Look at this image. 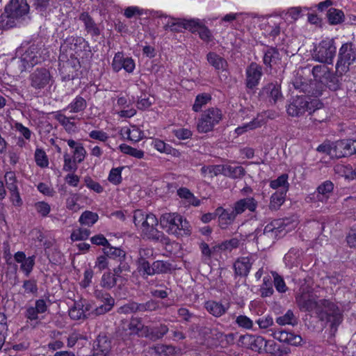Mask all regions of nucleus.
<instances>
[{
	"instance_id": "obj_50",
	"label": "nucleus",
	"mask_w": 356,
	"mask_h": 356,
	"mask_svg": "<svg viewBox=\"0 0 356 356\" xmlns=\"http://www.w3.org/2000/svg\"><path fill=\"white\" fill-rule=\"evenodd\" d=\"M124 58L122 52L115 54L112 62V67L115 72H119L122 69H124Z\"/></svg>"
},
{
	"instance_id": "obj_43",
	"label": "nucleus",
	"mask_w": 356,
	"mask_h": 356,
	"mask_svg": "<svg viewBox=\"0 0 356 356\" xmlns=\"http://www.w3.org/2000/svg\"><path fill=\"white\" fill-rule=\"evenodd\" d=\"M285 193L282 191L274 193L270 197L269 208L272 210H277L284 202Z\"/></svg>"
},
{
	"instance_id": "obj_40",
	"label": "nucleus",
	"mask_w": 356,
	"mask_h": 356,
	"mask_svg": "<svg viewBox=\"0 0 356 356\" xmlns=\"http://www.w3.org/2000/svg\"><path fill=\"white\" fill-rule=\"evenodd\" d=\"M172 269V265L168 261H156L153 262V270L154 275L167 273Z\"/></svg>"
},
{
	"instance_id": "obj_27",
	"label": "nucleus",
	"mask_w": 356,
	"mask_h": 356,
	"mask_svg": "<svg viewBox=\"0 0 356 356\" xmlns=\"http://www.w3.org/2000/svg\"><path fill=\"white\" fill-rule=\"evenodd\" d=\"M169 329L165 324H160L159 326H148V330L145 331L144 337L152 341H156L162 339L168 332Z\"/></svg>"
},
{
	"instance_id": "obj_59",
	"label": "nucleus",
	"mask_w": 356,
	"mask_h": 356,
	"mask_svg": "<svg viewBox=\"0 0 356 356\" xmlns=\"http://www.w3.org/2000/svg\"><path fill=\"white\" fill-rule=\"evenodd\" d=\"M64 165H63V170L68 171H76L77 170V165L76 164V161H74V159H72L70 156L66 152L64 154Z\"/></svg>"
},
{
	"instance_id": "obj_30",
	"label": "nucleus",
	"mask_w": 356,
	"mask_h": 356,
	"mask_svg": "<svg viewBox=\"0 0 356 356\" xmlns=\"http://www.w3.org/2000/svg\"><path fill=\"white\" fill-rule=\"evenodd\" d=\"M118 261L119 264L113 269V272L115 275L122 282L127 280V277L130 273L131 268L129 263L126 261V257L124 259H121Z\"/></svg>"
},
{
	"instance_id": "obj_39",
	"label": "nucleus",
	"mask_w": 356,
	"mask_h": 356,
	"mask_svg": "<svg viewBox=\"0 0 356 356\" xmlns=\"http://www.w3.org/2000/svg\"><path fill=\"white\" fill-rule=\"evenodd\" d=\"M327 19L331 24H337L343 21V13L338 9L330 8L327 11Z\"/></svg>"
},
{
	"instance_id": "obj_20",
	"label": "nucleus",
	"mask_w": 356,
	"mask_h": 356,
	"mask_svg": "<svg viewBox=\"0 0 356 356\" xmlns=\"http://www.w3.org/2000/svg\"><path fill=\"white\" fill-rule=\"evenodd\" d=\"M246 86L250 89L254 88L259 84L263 74L262 67L256 63H252L246 69Z\"/></svg>"
},
{
	"instance_id": "obj_16",
	"label": "nucleus",
	"mask_w": 356,
	"mask_h": 356,
	"mask_svg": "<svg viewBox=\"0 0 356 356\" xmlns=\"http://www.w3.org/2000/svg\"><path fill=\"white\" fill-rule=\"evenodd\" d=\"M259 95L261 99L275 104L282 97L280 85L277 82L269 83L262 88Z\"/></svg>"
},
{
	"instance_id": "obj_13",
	"label": "nucleus",
	"mask_w": 356,
	"mask_h": 356,
	"mask_svg": "<svg viewBox=\"0 0 356 356\" xmlns=\"http://www.w3.org/2000/svg\"><path fill=\"white\" fill-rule=\"evenodd\" d=\"M239 342L243 348L250 349L258 353H264V346L266 345V340L263 337L248 334L241 335L239 338Z\"/></svg>"
},
{
	"instance_id": "obj_22",
	"label": "nucleus",
	"mask_w": 356,
	"mask_h": 356,
	"mask_svg": "<svg viewBox=\"0 0 356 356\" xmlns=\"http://www.w3.org/2000/svg\"><path fill=\"white\" fill-rule=\"evenodd\" d=\"M333 188V184L330 181H326L317 188L316 191L311 195L310 198L315 202H325Z\"/></svg>"
},
{
	"instance_id": "obj_61",
	"label": "nucleus",
	"mask_w": 356,
	"mask_h": 356,
	"mask_svg": "<svg viewBox=\"0 0 356 356\" xmlns=\"http://www.w3.org/2000/svg\"><path fill=\"white\" fill-rule=\"evenodd\" d=\"M84 183L88 188L97 193H100L103 191V187L98 182L94 181L90 177H86L84 178Z\"/></svg>"
},
{
	"instance_id": "obj_53",
	"label": "nucleus",
	"mask_w": 356,
	"mask_h": 356,
	"mask_svg": "<svg viewBox=\"0 0 356 356\" xmlns=\"http://www.w3.org/2000/svg\"><path fill=\"white\" fill-rule=\"evenodd\" d=\"M122 169L123 167L112 168L108 177V181L115 185L120 184L122 182L121 173Z\"/></svg>"
},
{
	"instance_id": "obj_58",
	"label": "nucleus",
	"mask_w": 356,
	"mask_h": 356,
	"mask_svg": "<svg viewBox=\"0 0 356 356\" xmlns=\"http://www.w3.org/2000/svg\"><path fill=\"white\" fill-rule=\"evenodd\" d=\"M236 323L241 327L245 329H252L253 327V321L245 315H239L236 318Z\"/></svg>"
},
{
	"instance_id": "obj_12",
	"label": "nucleus",
	"mask_w": 356,
	"mask_h": 356,
	"mask_svg": "<svg viewBox=\"0 0 356 356\" xmlns=\"http://www.w3.org/2000/svg\"><path fill=\"white\" fill-rule=\"evenodd\" d=\"M40 50L41 47L38 44H33L22 54L20 60L24 70L42 62Z\"/></svg>"
},
{
	"instance_id": "obj_14",
	"label": "nucleus",
	"mask_w": 356,
	"mask_h": 356,
	"mask_svg": "<svg viewBox=\"0 0 356 356\" xmlns=\"http://www.w3.org/2000/svg\"><path fill=\"white\" fill-rule=\"evenodd\" d=\"M296 303L301 311L312 312L316 314L320 308V300L316 301L315 296L309 292H302L296 298Z\"/></svg>"
},
{
	"instance_id": "obj_35",
	"label": "nucleus",
	"mask_w": 356,
	"mask_h": 356,
	"mask_svg": "<svg viewBox=\"0 0 356 356\" xmlns=\"http://www.w3.org/2000/svg\"><path fill=\"white\" fill-rule=\"evenodd\" d=\"M87 106L86 101L81 96H76L75 99L65 108L70 109L71 113H79L84 111Z\"/></svg>"
},
{
	"instance_id": "obj_52",
	"label": "nucleus",
	"mask_w": 356,
	"mask_h": 356,
	"mask_svg": "<svg viewBox=\"0 0 356 356\" xmlns=\"http://www.w3.org/2000/svg\"><path fill=\"white\" fill-rule=\"evenodd\" d=\"M261 126V122L256 119L253 120L249 123H246L241 127L236 129L235 131L238 135H241L248 130H252Z\"/></svg>"
},
{
	"instance_id": "obj_26",
	"label": "nucleus",
	"mask_w": 356,
	"mask_h": 356,
	"mask_svg": "<svg viewBox=\"0 0 356 356\" xmlns=\"http://www.w3.org/2000/svg\"><path fill=\"white\" fill-rule=\"evenodd\" d=\"M111 350V341L106 336H99L93 343V356H106Z\"/></svg>"
},
{
	"instance_id": "obj_18",
	"label": "nucleus",
	"mask_w": 356,
	"mask_h": 356,
	"mask_svg": "<svg viewBox=\"0 0 356 356\" xmlns=\"http://www.w3.org/2000/svg\"><path fill=\"white\" fill-rule=\"evenodd\" d=\"M216 214H217L218 218V226L222 229H226L232 225L237 216L233 208L232 209H227L222 207H218L216 209Z\"/></svg>"
},
{
	"instance_id": "obj_8",
	"label": "nucleus",
	"mask_w": 356,
	"mask_h": 356,
	"mask_svg": "<svg viewBox=\"0 0 356 356\" xmlns=\"http://www.w3.org/2000/svg\"><path fill=\"white\" fill-rule=\"evenodd\" d=\"M293 85L296 90H299L300 92L306 94V97L321 96L325 89V87L322 86V83H319L314 79L313 80H307L302 74H300L299 72L297 73V75L293 81Z\"/></svg>"
},
{
	"instance_id": "obj_62",
	"label": "nucleus",
	"mask_w": 356,
	"mask_h": 356,
	"mask_svg": "<svg viewBox=\"0 0 356 356\" xmlns=\"http://www.w3.org/2000/svg\"><path fill=\"white\" fill-rule=\"evenodd\" d=\"M274 285L277 291L280 293H284L287 291L288 288L283 278L277 273L273 274Z\"/></svg>"
},
{
	"instance_id": "obj_41",
	"label": "nucleus",
	"mask_w": 356,
	"mask_h": 356,
	"mask_svg": "<svg viewBox=\"0 0 356 356\" xmlns=\"http://www.w3.org/2000/svg\"><path fill=\"white\" fill-rule=\"evenodd\" d=\"M276 323L281 325L297 324V318L295 317L293 312L291 310H288L286 313L276 319Z\"/></svg>"
},
{
	"instance_id": "obj_23",
	"label": "nucleus",
	"mask_w": 356,
	"mask_h": 356,
	"mask_svg": "<svg viewBox=\"0 0 356 356\" xmlns=\"http://www.w3.org/2000/svg\"><path fill=\"white\" fill-rule=\"evenodd\" d=\"M253 261L252 257H241L237 259L234 264L235 274L241 277L248 276Z\"/></svg>"
},
{
	"instance_id": "obj_5",
	"label": "nucleus",
	"mask_w": 356,
	"mask_h": 356,
	"mask_svg": "<svg viewBox=\"0 0 356 356\" xmlns=\"http://www.w3.org/2000/svg\"><path fill=\"white\" fill-rule=\"evenodd\" d=\"M30 6L26 0H10L5 6L4 13L1 16L3 22L6 19V22L3 25L6 29L12 28L15 25V20L28 14Z\"/></svg>"
},
{
	"instance_id": "obj_51",
	"label": "nucleus",
	"mask_w": 356,
	"mask_h": 356,
	"mask_svg": "<svg viewBox=\"0 0 356 356\" xmlns=\"http://www.w3.org/2000/svg\"><path fill=\"white\" fill-rule=\"evenodd\" d=\"M35 159L38 165L41 168L47 167L49 164L46 153L42 149H36L35 152Z\"/></svg>"
},
{
	"instance_id": "obj_38",
	"label": "nucleus",
	"mask_w": 356,
	"mask_h": 356,
	"mask_svg": "<svg viewBox=\"0 0 356 356\" xmlns=\"http://www.w3.org/2000/svg\"><path fill=\"white\" fill-rule=\"evenodd\" d=\"M107 299L108 300V303H104L103 305L96 307L95 309L91 311L89 315L93 316H98L104 315L107 312H110L115 305V300H111L109 298H107Z\"/></svg>"
},
{
	"instance_id": "obj_15",
	"label": "nucleus",
	"mask_w": 356,
	"mask_h": 356,
	"mask_svg": "<svg viewBox=\"0 0 356 356\" xmlns=\"http://www.w3.org/2000/svg\"><path fill=\"white\" fill-rule=\"evenodd\" d=\"M158 223L159 221L154 215L147 214L145 220L143 221V225H140V228L148 238L158 241L162 236V234L156 229Z\"/></svg>"
},
{
	"instance_id": "obj_10",
	"label": "nucleus",
	"mask_w": 356,
	"mask_h": 356,
	"mask_svg": "<svg viewBox=\"0 0 356 356\" xmlns=\"http://www.w3.org/2000/svg\"><path fill=\"white\" fill-rule=\"evenodd\" d=\"M336 55V47L332 39L322 40L316 46L313 58L323 63H332Z\"/></svg>"
},
{
	"instance_id": "obj_54",
	"label": "nucleus",
	"mask_w": 356,
	"mask_h": 356,
	"mask_svg": "<svg viewBox=\"0 0 356 356\" xmlns=\"http://www.w3.org/2000/svg\"><path fill=\"white\" fill-rule=\"evenodd\" d=\"M288 180V175L282 174L280 177H278L276 179H274L270 181V186L271 188L276 189L279 187L284 186V188L288 187L289 183ZM284 192L286 191L285 188H284Z\"/></svg>"
},
{
	"instance_id": "obj_37",
	"label": "nucleus",
	"mask_w": 356,
	"mask_h": 356,
	"mask_svg": "<svg viewBox=\"0 0 356 356\" xmlns=\"http://www.w3.org/2000/svg\"><path fill=\"white\" fill-rule=\"evenodd\" d=\"M104 252L106 257L113 259H117L118 261L121 259H124L126 257L124 251L120 248H114L110 244L108 245L106 248H104Z\"/></svg>"
},
{
	"instance_id": "obj_7",
	"label": "nucleus",
	"mask_w": 356,
	"mask_h": 356,
	"mask_svg": "<svg viewBox=\"0 0 356 356\" xmlns=\"http://www.w3.org/2000/svg\"><path fill=\"white\" fill-rule=\"evenodd\" d=\"M314 79L323 87H327L331 90L335 91L339 88L340 81L339 76L334 74L325 65H317L312 70Z\"/></svg>"
},
{
	"instance_id": "obj_55",
	"label": "nucleus",
	"mask_w": 356,
	"mask_h": 356,
	"mask_svg": "<svg viewBox=\"0 0 356 356\" xmlns=\"http://www.w3.org/2000/svg\"><path fill=\"white\" fill-rule=\"evenodd\" d=\"M5 181L7 188L10 191L17 190V180L13 172H7L5 175Z\"/></svg>"
},
{
	"instance_id": "obj_29",
	"label": "nucleus",
	"mask_w": 356,
	"mask_h": 356,
	"mask_svg": "<svg viewBox=\"0 0 356 356\" xmlns=\"http://www.w3.org/2000/svg\"><path fill=\"white\" fill-rule=\"evenodd\" d=\"M79 19L84 23L85 29L88 33L93 36L100 34L99 28L88 13H82L79 16Z\"/></svg>"
},
{
	"instance_id": "obj_28",
	"label": "nucleus",
	"mask_w": 356,
	"mask_h": 356,
	"mask_svg": "<svg viewBox=\"0 0 356 356\" xmlns=\"http://www.w3.org/2000/svg\"><path fill=\"white\" fill-rule=\"evenodd\" d=\"M281 60L280 55L277 49L275 47H268L264 52L263 58L264 63L270 69L274 65H277Z\"/></svg>"
},
{
	"instance_id": "obj_19",
	"label": "nucleus",
	"mask_w": 356,
	"mask_h": 356,
	"mask_svg": "<svg viewBox=\"0 0 356 356\" xmlns=\"http://www.w3.org/2000/svg\"><path fill=\"white\" fill-rule=\"evenodd\" d=\"M122 328L125 332H127V334L128 335H137L144 337L145 331L148 330V325L143 324L141 318L132 316L127 323V327L124 325Z\"/></svg>"
},
{
	"instance_id": "obj_34",
	"label": "nucleus",
	"mask_w": 356,
	"mask_h": 356,
	"mask_svg": "<svg viewBox=\"0 0 356 356\" xmlns=\"http://www.w3.org/2000/svg\"><path fill=\"white\" fill-rule=\"evenodd\" d=\"M207 58L209 64L216 70H223L227 65V61L214 52H209L207 56Z\"/></svg>"
},
{
	"instance_id": "obj_44",
	"label": "nucleus",
	"mask_w": 356,
	"mask_h": 356,
	"mask_svg": "<svg viewBox=\"0 0 356 356\" xmlns=\"http://www.w3.org/2000/svg\"><path fill=\"white\" fill-rule=\"evenodd\" d=\"M119 148L122 153L129 154L136 159H142L144 156V152L143 150L137 149L127 144L120 145Z\"/></svg>"
},
{
	"instance_id": "obj_2",
	"label": "nucleus",
	"mask_w": 356,
	"mask_h": 356,
	"mask_svg": "<svg viewBox=\"0 0 356 356\" xmlns=\"http://www.w3.org/2000/svg\"><path fill=\"white\" fill-rule=\"evenodd\" d=\"M323 103L318 99H311L306 96H296L287 106V113L292 117H298L308 112L312 115L323 107Z\"/></svg>"
},
{
	"instance_id": "obj_1",
	"label": "nucleus",
	"mask_w": 356,
	"mask_h": 356,
	"mask_svg": "<svg viewBox=\"0 0 356 356\" xmlns=\"http://www.w3.org/2000/svg\"><path fill=\"white\" fill-rule=\"evenodd\" d=\"M286 225L280 219L274 220L261 229L257 228L254 233V239L256 243L260 245L261 248L265 249L270 247L275 243L278 237L285 234Z\"/></svg>"
},
{
	"instance_id": "obj_48",
	"label": "nucleus",
	"mask_w": 356,
	"mask_h": 356,
	"mask_svg": "<svg viewBox=\"0 0 356 356\" xmlns=\"http://www.w3.org/2000/svg\"><path fill=\"white\" fill-rule=\"evenodd\" d=\"M138 270L143 272V276L146 275H154L153 264H150L145 258L138 259Z\"/></svg>"
},
{
	"instance_id": "obj_6",
	"label": "nucleus",
	"mask_w": 356,
	"mask_h": 356,
	"mask_svg": "<svg viewBox=\"0 0 356 356\" xmlns=\"http://www.w3.org/2000/svg\"><path fill=\"white\" fill-rule=\"evenodd\" d=\"M356 63V45L353 42H346L339 50L336 64V72L342 75L350 70V67Z\"/></svg>"
},
{
	"instance_id": "obj_63",
	"label": "nucleus",
	"mask_w": 356,
	"mask_h": 356,
	"mask_svg": "<svg viewBox=\"0 0 356 356\" xmlns=\"http://www.w3.org/2000/svg\"><path fill=\"white\" fill-rule=\"evenodd\" d=\"M119 314H129L137 313L136 302H129L118 309Z\"/></svg>"
},
{
	"instance_id": "obj_36",
	"label": "nucleus",
	"mask_w": 356,
	"mask_h": 356,
	"mask_svg": "<svg viewBox=\"0 0 356 356\" xmlns=\"http://www.w3.org/2000/svg\"><path fill=\"white\" fill-rule=\"evenodd\" d=\"M120 280L115 275V273L107 272L103 274L101 280V286L105 289H111L117 284Z\"/></svg>"
},
{
	"instance_id": "obj_45",
	"label": "nucleus",
	"mask_w": 356,
	"mask_h": 356,
	"mask_svg": "<svg viewBox=\"0 0 356 356\" xmlns=\"http://www.w3.org/2000/svg\"><path fill=\"white\" fill-rule=\"evenodd\" d=\"M261 297H269L273 294L274 290L272 286V282L270 277H264L263 284L260 289Z\"/></svg>"
},
{
	"instance_id": "obj_47",
	"label": "nucleus",
	"mask_w": 356,
	"mask_h": 356,
	"mask_svg": "<svg viewBox=\"0 0 356 356\" xmlns=\"http://www.w3.org/2000/svg\"><path fill=\"white\" fill-rule=\"evenodd\" d=\"M211 95L207 93L198 95L193 104V109L195 112H198L201 110L202 107L207 104L211 100Z\"/></svg>"
},
{
	"instance_id": "obj_32",
	"label": "nucleus",
	"mask_w": 356,
	"mask_h": 356,
	"mask_svg": "<svg viewBox=\"0 0 356 356\" xmlns=\"http://www.w3.org/2000/svg\"><path fill=\"white\" fill-rule=\"evenodd\" d=\"M224 175L232 179H241L245 174V170L242 166L225 165Z\"/></svg>"
},
{
	"instance_id": "obj_56",
	"label": "nucleus",
	"mask_w": 356,
	"mask_h": 356,
	"mask_svg": "<svg viewBox=\"0 0 356 356\" xmlns=\"http://www.w3.org/2000/svg\"><path fill=\"white\" fill-rule=\"evenodd\" d=\"M79 200V195L77 193H70L69 197L66 199V207L67 209L72 211H77L79 209V204H77Z\"/></svg>"
},
{
	"instance_id": "obj_49",
	"label": "nucleus",
	"mask_w": 356,
	"mask_h": 356,
	"mask_svg": "<svg viewBox=\"0 0 356 356\" xmlns=\"http://www.w3.org/2000/svg\"><path fill=\"white\" fill-rule=\"evenodd\" d=\"M90 234V232L88 229L79 228L72 232L71 238L72 241H83L87 239Z\"/></svg>"
},
{
	"instance_id": "obj_17",
	"label": "nucleus",
	"mask_w": 356,
	"mask_h": 356,
	"mask_svg": "<svg viewBox=\"0 0 356 356\" xmlns=\"http://www.w3.org/2000/svg\"><path fill=\"white\" fill-rule=\"evenodd\" d=\"M354 141L341 140L333 144L332 157L342 158L356 153V148L353 146Z\"/></svg>"
},
{
	"instance_id": "obj_3",
	"label": "nucleus",
	"mask_w": 356,
	"mask_h": 356,
	"mask_svg": "<svg viewBox=\"0 0 356 356\" xmlns=\"http://www.w3.org/2000/svg\"><path fill=\"white\" fill-rule=\"evenodd\" d=\"M321 321L330 323L331 332L334 334L337 327L343 321V314L339 307L334 302L326 300H320V308L316 314Z\"/></svg>"
},
{
	"instance_id": "obj_25",
	"label": "nucleus",
	"mask_w": 356,
	"mask_h": 356,
	"mask_svg": "<svg viewBox=\"0 0 356 356\" xmlns=\"http://www.w3.org/2000/svg\"><path fill=\"white\" fill-rule=\"evenodd\" d=\"M204 307L211 315L218 318L227 312L229 303L222 304L215 300H207L204 302Z\"/></svg>"
},
{
	"instance_id": "obj_31",
	"label": "nucleus",
	"mask_w": 356,
	"mask_h": 356,
	"mask_svg": "<svg viewBox=\"0 0 356 356\" xmlns=\"http://www.w3.org/2000/svg\"><path fill=\"white\" fill-rule=\"evenodd\" d=\"M177 195L179 197L186 200L188 204L197 207L200 204V200L196 198L187 188H180L177 190Z\"/></svg>"
},
{
	"instance_id": "obj_57",
	"label": "nucleus",
	"mask_w": 356,
	"mask_h": 356,
	"mask_svg": "<svg viewBox=\"0 0 356 356\" xmlns=\"http://www.w3.org/2000/svg\"><path fill=\"white\" fill-rule=\"evenodd\" d=\"M153 145L155 149L162 153L171 154L173 150L172 147L169 144H167L164 141L159 139L154 140Z\"/></svg>"
},
{
	"instance_id": "obj_4",
	"label": "nucleus",
	"mask_w": 356,
	"mask_h": 356,
	"mask_svg": "<svg viewBox=\"0 0 356 356\" xmlns=\"http://www.w3.org/2000/svg\"><path fill=\"white\" fill-rule=\"evenodd\" d=\"M161 226L169 234L177 236L190 234V225L188 222L177 213H165L160 218Z\"/></svg>"
},
{
	"instance_id": "obj_60",
	"label": "nucleus",
	"mask_w": 356,
	"mask_h": 356,
	"mask_svg": "<svg viewBox=\"0 0 356 356\" xmlns=\"http://www.w3.org/2000/svg\"><path fill=\"white\" fill-rule=\"evenodd\" d=\"M35 209L37 212L42 217L48 216L51 211L50 205L45 202H38L35 204Z\"/></svg>"
},
{
	"instance_id": "obj_42",
	"label": "nucleus",
	"mask_w": 356,
	"mask_h": 356,
	"mask_svg": "<svg viewBox=\"0 0 356 356\" xmlns=\"http://www.w3.org/2000/svg\"><path fill=\"white\" fill-rule=\"evenodd\" d=\"M98 218V215L96 213L86 211L80 216L79 222L82 225L91 226L97 221Z\"/></svg>"
},
{
	"instance_id": "obj_64",
	"label": "nucleus",
	"mask_w": 356,
	"mask_h": 356,
	"mask_svg": "<svg viewBox=\"0 0 356 356\" xmlns=\"http://www.w3.org/2000/svg\"><path fill=\"white\" fill-rule=\"evenodd\" d=\"M23 288L27 293L35 294L38 292L37 282L33 279L25 280L23 283Z\"/></svg>"
},
{
	"instance_id": "obj_11",
	"label": "nucleus",
	"mask_w": 356,
	"mask_h": 356,
	"mask_svg": "<svg viewBox=\"0 0 356 356\" xmlns=\"http://www.w3.org/2000/svg\"><path fill=\"white\" fill-rule=\"evenodd\" d=\"M30 86L36 90H41L54 82L49 70L42 67L35 70L29 77Z\"/></svg>"
},
{
	"instance_id": "obj_21",
	"label": "nucleus",
	"mask_w": 356,
	"mask_h": 356,
	"mask_svg": "<svg viewBox=\"0 0 356 356\" xmlns=\"http://www.w3.org/2000/svg\"><path fill=\"white\" fill-rule=\"evenodd\" d=\"M15 260L21 264L20 269L26 277H29L35 265V257L34 255L26 257L24 252H17L14 255Z\"/></svg>"
},
{
	"instance_id": "obj_46",
	"label": "nucleus",
	"mask_w": 356,
	"mask_h": 356,
	"mask_svg": "<svg viewBox=\"0 0 356 356\" xmlns=\"http://www.w3.org/2000/svg\"><path fill=\"white\" fill-rule=\"evenodd\" d=\"M69 316L73 320H80L87 317L86 314H84L83 308H81L80 303L78 302L74 303L69 310Z\"/></svg>"
},
{
	"instance_id": "obj_24",
	"label": "nucleus",
	"mask_w": 356,
	"mask_h": 356,
	"mask_svg": "<svg viewBox=\"0 0 356 356\" xmlns=\"http://www.w3.org/2000/svg\"><path fill=\"white\" fill-rule=\"evenodd\" d=\"M257 207V200L252 197H249L238 200L234 202L232 208L238 216L245 212V210H248L250 212H255Z\"/></svg>"
},
{
	"instance_id": "obj_9",
	"label": "nucleus",
	"mask_w": 356,
	"mask_h": 356,
	"mask_svg": "<svg viewBox=\"0 0 356 356\" xmlns=\"http://www.w3.org/2000/svg\"><path fill=\"white\" fill-rule=\"evenodd\" d=\"M222 112L217 108L206 110L201 115L197 123V129L200 133H207L222 120Z\"/></svg>"
},
{
	"instance_id": "obj_33",
	"label": "nucleus",
	"mask_w": 356,
	"mask_h": 356,
	"mask_svg": "<svg viewBox=\"0 0 356 356\" xmlns=\"http://www.w3.org/2000/svg\"><path fill=\"white\" fill-rule=\"evenodd\" d=\"M137 313L152 312L159 309V302L151 299L145 302H136Z\"/></svg>"
}]
</instances>
